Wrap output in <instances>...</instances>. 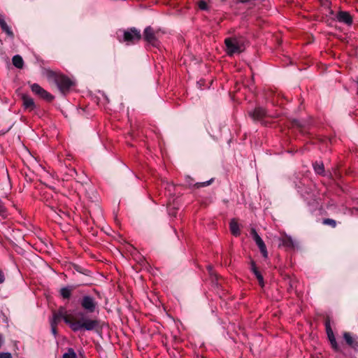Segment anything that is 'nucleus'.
<instances>
[{"mask_svg": "<svg viewBox=\"0 0 358 358\" xmlns=\"http://www.w3.org/2000/svg\"><path fill=\"white\" fill-rule=\"evenodd\" d=\"M0 358H13L10 352H0Z\"/></svg>", "mask_w": 358, "mask_h": 358, "instance_id": "c756f323", "label": "nucleus"}, {"mask_svg": "<svg viewBox=\"0 0 358 358\" xmlns=\"http://www.w3.org/2000/svg\"><path fill=\"white\" fill-rule=\"evenodd\" d=\"M5 281V275L1 269H0V284Z\"/></svg>", "mask_w": 358, "mask_h": 358, "instance_id": "7c9ffc66", "label": "nucleus"}, {"mask_svg": "<svg viewBox=\"0 0 358 358\" xmlns=\"http://www.w3.org/2000/svg\"><path fill=\"white\" fill-rule=\"evenodd\" d=\"M175 358H177V357H175Z\"/></svg>", "mask_w": 358, "mask_h": 358, "instance_id": "72a5a7b5", "label": "nucleus"}, {"mask_svg": "<svg viewBox=\"0 0 358 358\" xmlns=\"http://www.w3.org/2000/svg\"><path fill=\"white\" fill-rule=\"evenodd\" d=\"M122 32V38H119V41L124 42L127 45L134 44L138 42L142 38L140 30L136 27L128 28L127 29L123 30Z\"/></svg>", "mask_w": 358, "mask_h": 358, "instance_id": "423d86ee", "label": "nucleus"}, {"mask_svg": "<svg viewBox=\"0 0 358 358\" xmlns=\"http://www.w3.org/2000/svg\"><path fill=\"white\" fill-rule=\"evenodd\" d=\"M198 6H199V9L201 10H208V3L206 1H205L203 0L200 1L198 3Z\"/></svg>", "mask_w": 358, "mask_h": 358, "instance_id": "a878e982", "label": "nucleus"}, {"mask_svg": "<svg viewBox=\"0 0 358 358\" xmlns=\"http://www.w3.org/2000/svg\"><path fill=\"white\" fill-rule=\"evenodd\" d=\"M48 78L53 80L59 90L65 94L68 92L74 85L73 82L66 76L49 71L47 73Z\"/></svg>", "mask_w": 358, "mask_h": 358, "instance_id": "7ed1b4c3", "label": "nucleus"}, {"mask_svg": "<svg viewBox=\"0 0 358 358\" xmlns=\"http://www.w3.org/2000/svg\"><path fill=\"white\" fill-rule=\"evenodd\" d=\"M50 327H51V332L54 335V336L56 338L57 336V323H55V322H50Z\"/></svg>", "mask_w": 358, "mask_h": 358, "instance_id": "393cba45", "label": "nucleus"}, {"mask_svg": "<svg viewBox=\"0 0 358 358\" xmlns=\"http://www.w3.org/2000/svg\"><path fill=\"white\" fill-rule=\"evenodd\" d=\"M313 169L315 172L320 176L324 175V166L322 162H315L313 164Z\"/></svg>", "mask_w": 358, "mask_h": 358, "instance_id": "f3484780", "label": "nucleus"}, {"mask_svg": "<svg viewBox=\"0 0 358 358\" xmlns=\"http://www.w3.org/2000/svg\"><path fill=\"white\" fill-rule=\"evenodd\" d=\"M77 316L80 319L76 321H73L66 315L65 308L61 306L57 311L53 312L52 317L50 319V322H55L58 324L62 319L74 332L81 330L91 331L96 330L100 327V320L96 317L92 318L87 317L83 311L78 312Z\"/></svg>", "mask_w": 358, "mask_h": 358, "instance_id": "f257e3e1", "label": "nucleus"}, {"mask_svg": "<svg viewBox=\"0 0 358 358\" xmlns=\"http://www.w3.org/2000/svg\"><path fill=\"white\" fill-rule=\"evenodd\" d=\"M62 358H77V355L73 348H69L67 352L62 355Z\"/></svg>", "mask_w": 358, "mask_h": 358, "instance_id": "412c9836", "label": "nucleus"}, {"mask_svg": "<svg viewBox=\"0 0 358 358\" xmlns=\"http://www.w3.org/2000/svg\"><path fill=\"white\" fill-rule=\"evenodd\" d=\"M324 326H325V330H326L327 335L330 334L331 333H334V331L331 329V320L329 317H327L324 320Z\"/></svg>", "mask_w": 358, "mask_h": 358, "instance_id": "4be33fe9", "label": "nucleus"}, {"mask_svg": "<svg viewBox=\"0 0 358 358\" xmlns=\"http://www.w3.org/2000/svg\"><path fill=\"white\" fill-rule=\"evenodd\" d=\"M230 231L234 236H238L241 234L238 223L235 219H232L229 223Z\"/></svg>", "mask_w": 358, "mask_h": 358, "instance_id": "dca6fc26", "label": "nucleus"}, {"mask_svg": "<svg viewBox=\"0 0 358 358\" xmlns=\"http://www.w3.org/2000/svg\"><path fill=\"white\" fill-rule=\"evenodd\" d=\"M4 343V338L1 334H0V348L2 347Z\"/></svg>", "mask_w": 358, "mask_h": 358, "instance_id": "2f4dec72", "label": "nucleus"}, {"mask_svg": "<svg viewBox=\"0 0 358 358\" xmlns=\"http://www.w3.org/2000/svg\"><path fill=\"white\" fill-rule=\"evenodd\" d=\"M245 38L242 36H234L225 38L226 53L231 57L240 54L245 50Z\"/></svg>", "mask_w": 358, "mask_h": 358, "instance_id": "f03ea898", "label": "nucleus"}, {"mask_svg": "<svg viewBox=\"0 0 358 358\" xmlns=\"http://www.w3.org/2000/svg\"><path fill=\"white\" fill-rule=\"evenodd\" d=\"M207 268H208V270L209 271V273L210 275H213V267L210 265H209V266H208Z\"/></svg>", "mask_w": 358, "mask_h": 358, "instance_id": "473e14b6", "label": "nucleus"}, {"mask_svg": "<svg viewBox=\"0 0 358 358\" xmlns=\"http://www.w3.org/2000/svg\"><path fill=\"white\" fill-rule=\"evenodd\" d=\"M79 302L83 310L85 311V313H83L87 317H89L88 314L94 313L98 308V302L96 301V299L91 295L83 296Z\"/></svg>", "mask_w": 358, "mask_h": 358, "instance_id": "0eeeda50", "label": "nucleus"}, {"mask_svg": "<svg viewBox=\"0 0 358 358\" xmlns=\"http://www.w3.org/2000/svg\"><path fill=\"white\" fill-rule=\"evenodd\" d=\"M257 279L258 280V282H259V285L263 287L264 286V277L262 275H259L257 277Z\"/></svg>", "mask_w": 358, "mask_h": 358, "instance_id": "c85d7f7f", "label": "nucleus"}, {"mask_svg": "<svg viewBox=\"0 0 358 358\" xmlns=\"http://www.w3.org/2000/svg\"><path fill=\"white\" fill-rule=\"evenodd\" d=\"M0 27L2 31L6 34V35L13 38H14V34L12 31L10 27L7 24L4 15L0 14Z\"/></svg>", "mask_w": 358, "mask_h": 358, "instance_id": "4468645a", "label": "nucleus"}, {"mask_svg": "<svg viewBox=\"0 0 358 358\" xmlns=\"http://www.w3.org/2000/svg\"><path fill=\"white\" fill-rule=\"evenodd\" d=\"M214 181V178H211L207 181H205V182H196L194 184V187L196 188H201V187H206V186H208L210 185Z\"/></svg>", "mask_w": 358, "mask_h": 358, "instance_id": "5701e85b", "label": "nucleus"}, {"mask_svg": "<svg viewBox=\"0 0 358 358\" xmlns=\"http://www.w3.org/2000/svg\"><path fill=\"white\" fill-rule=\"evenodd\" d=\"M248 116L255 122H259L262 125L266 126L267 122L264 120L266 117H275L268 113L266 108L262 106H257L254 109L248 112Z\"/></svg>", "mask_w": 358, "mask_h": 358, "instance_id": "39448f33", "label": "nucleus"}, {"mask_svg": "<svg viewBox=\"0 0 358 358\" xmlns=\"http://www.w3.org/2000/svg\"><path fill=\"white\" fill-rule=\"evenodd\" d=\"M30 88L31 90V92L41 97V99L48 101L51 102L54 99V96L49 93L48 91L44 90L42 87H41L37 83H33L30 85Z\"/></svg>", "mask_w": 358, "mask_h": 358, "instance_id": "6e6552de", "label": "nucleus"}, {"mask_svg": "<svg viewBox=\"0 0 358 358\" xmlns=\"http://www.w3.org/2000/svg\"><path fill=\"white\" fill-rule=\"evenodd\" d=\"M7 215L6 209L0 201V216L6 217Z\"/></svg>", "mask_w": 358, "mask_h": 358, "instance_id": "cd10ccee", "label": "nucleus"}, {"mask_svg": "<svg viewBox=\"0 0 358 358\" xmlns=\"http://www.w3.org/2000/svg\"><path fill=\"white\" fill-rule=\"evenodd\" d=\"M164 32L161 29H155L150 26L145 28L143 37L145 41L153 47H158L160 44L159 38Z\"/></svg>", "mask_w": 358, "mask_h": 358, "instance_id": "20e7f679", "label": "nucleus"}, {"mask_svg": "<svg viewBox=\"0 0 358 358\" xmlns=\"http://www.w3.org/2000/svg\"><path fill=\"white\" fill-rule=\"evenodd\" d=\"M336 20L348 26H351L353 22L352 17L349 12L340 10L337 13Z\"/></svg>", "mask_w": 358, "mask_h": 358, "instance_id": "9b49d317", "label": "nucleus"}, {"mask_svg": "<svg viewBox=\"0 0 358 358\" xmlns=\"http://www.w3.org/2000/svg\"><path fill=\"white\" fill-rule=\"evenodd\" d=\"M343 337L350 348L355 351H358V337H353L350 333L346 331L343 334Z\"/></svg>", "mask_w": 358, "mask_h": 358, "instance_id": "f8f14e48", "label": "nucleus"}, {"mask_svg": "<svg viewBox=\"0 0 358 358\" xmlns=\"http://www.w3.org/2000/svg\"><path fill=\"white\" fill-rule=\"evenodd\" d=\"M278 247H283L286 249H293L294 248V243L290 236H284L278 238Z\"/></svg>", "mask_w": 358, "mask_h": 358, "instance_id": "ddd939ff", "label": "nucleus"}, {"mask_svg": "<svg viewBox=\"0 0 358 358\" xmlns=\"http://www.w3.org/2000/svg\"><path fill=\"white\" fill-rule=\"evenodd\" d=\"M20 98L22 101V106L24 111L31 112L36 108L34 100L27 94H21Z\"/></svg>", "mask_w": 358, "mask_h": 358, "instance_id": "9d476101", "label": "nucleus"}, {"mask_svg": "<svg viewBox=\"0 0 358 358\" xmlns=\"http://www.w3.org/2000/svg\"><path fill=\"white\" fill-rule=\"evenodd\" d=\"M250 271L254 273L255 277L257 278L259 275H262L261 272L259 271L255 262L254 260H251L250 262Z\"/></svg>", "mask_w": 358, "mask_h": 358, "instance_id": "aec40b11", "label": "nucleus"}, {"mask_svg": "<svg viewBox=\"0 0 358 358\" xmlns=\"http://www.w3.org/2000/svg\"><path fill=\"white\" fill-rule=\"evenodd\" d=\"M322 223L324 225H329L332 228H335L336 227V220L331 219V218H325L322 220Z\"/></svg>", "mask_w": 358, "mask_h": 358, "instance_id": "b1692460", "label": "nucleus"}, {"mask_svg": "<svg viewBox=\"0 0 358 358\" xmlns=\"http://www.w3.org/2000/svg\"><path fill=\"white\" fill-rule=\"evenodd\" d=\"M250 235L252 236L256 245L258 246L262 256L264 258H267L268 257V251L266 249V246L264 241L260 237V236L258 234V233L257 232V231L255 228L251 229Z\"/></svg>", "mask_w": 358, "mask_h": 358, "instance_id": "1a4fd4ad", "label": "nucleus"}, {"mask_svg": "<svg viewBox=\"0 0 358 358\" xmlns=\"http://www.w3.org/2000/svg\"><path fill=\"white\" fill-rule=\"evenodd\" d=\"M327 337H328V339H329V342L331 343V348L335 351H338L339 347H338V343L336 342L334 334V333H331L330 334H327Z\"/></svg>", "mask_w": 358, "mask_h": 358, "instance_id": "6ab92c4d", "label": "nucleus"}, {"mask_svg": "<svg viewBox=\"0 0 358 358\" xmlns=\"http://www.w3.org/2000/svg\"><path fill=\"white\" fill-rule=\"evenodd\" d=\"M12 62L13 64L17 69H22L23 67L24 61L22 57L19 55H16L13 57Z\"/></svg>", "mask_w": 358, "mask_h": 358, "instance_id": "a211bd4d", "label": "nucleus"}, {"mask_svg": "<svg viewBox=\"0 0 358 358\" xmlns=\"http://www.w3.org/2000/svg\"><path fill=\"white\" fill-rule=\"evenodd\" d=\"M73 289L74 287L72 285H67L62 287L59 290L61 297L64 300H69L71 296Z\"/></svg>", "mask_w": 358, "mask_h": 358, "instance_id": "2eb2a0df", "label": "nucleus"}, {"mask_svg": "<svg viewBox=\"0 0 358 358\" xmlns=\"http://www.w3.org/2000/svg\"><path fill=\"white\" fill-rule=\"evenodd\" d=\"M321 6L324 8H329L331 5V2L330 0H319Z\"/></svg>", "mask_w": 358, "mask_h": 358, "instance_id": "bb28decb", "label": "nucleus"}]
</instances>
